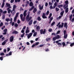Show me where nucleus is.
<instances>
[{
  "instance_id": "f257e3e1",
  "label": "nucleus",
  "mask_w": 74,
  "mask_h": 74,
  "mask_svg": "<svg viewBox=\"0 0 74 74\" xmlns=\"http://www.w3.org/2000/svg\"><path fill=\"white\" fill-rule=\"evenodd\" d=\"M59 38H60V36L59 35H57L56 36L53 37L52 40L53 41H55L56 40L59 39Z\"/></svg>"
},
{
  "instance_id": "f03ea898",
  "label": "nucleus",
  "mask_w": 74,
  "mask_h": 74,
  "mask_svg": "<svg viewBox=\"0 0 74 74\" xmlns=\"http://www.w3.org/2000/svg\"><path fill=\"white\" fill-rule=\"evenodd\" d=\"M40 33L41 34H45V33H46V29H44V31H43V29H41L40 30Z\"/></svg>"
},
{
  "instance_id": "7ed1b4c3",
  "label": "nucleus",
  "mask_w": 74,
  "mask_h": 74,
  "mask_svg": "<svg viewBox=\"0 0 74 74\" xmlns=\"http://www.w3.org/2000/svg\"><path fill=\"white\" fill-rule=\"evenodd\" d=\"M42 17L43 19H47V17L45 16V13H42Z\"/></svg>"
},
{
  "instance_id": "20e7f679",
  "label": "nucleus",
  "mask_w": 74,
  "mask_h": 74,
  "mask_svg": "<svg viewBox=\"0 0 74 74\" xmlns=\"http://www.w3.org/2000/svg\"><path fill=\"white\" fill-rule=\"evenodd\" d=\"M10 42H12L13 41H14V36H12L10 37Z\"/></svg>"
},
{
  "instance_id": "39448f33",
  "label": "nucleus",
  "mask_w": 74,
  "mask_h": 74,
  "mask_svg": "<svg viewBox=\"0 0 74 74\" xmlns=\"http://www.w3.org/2000/svg\"><path fill=\"white\" fill-rule=\"evenodd\" d=\"M64 25V23H62V25H59L58 26V27L59 28H60L61 27V28H62L63 27V25Z\"/></svg>"
},
{
  "instance_id": "423d86ee",
  "label": "nucleus",
  "mask_w": 74,
  "mask_h": 74,
  "mask_svg": "<svg viewBox=\"0 0 74 74\" xmlns=\"http://www.w3.org/2000/svg\"><path fill=\"white\" fill-rule=\"evenodd\" d=\"M19 33L16 30H14L12 32V34H18Z\"/></svg>"
},
{
  "instance_id": "0eeeda50",
  "label": "nucleus",
  "mask_w": 74,
  "mask_h": 74,
  "mask_svg": "<svg viewBox=\"0 0 74 74\" xmlns=\"http://www.w3.org/2000/svg\"><path fill=\"white\" fill-rule=\"evenodd\" d=\"M33 20H31L28 23V25H32V23H33Z\"/></svg>"
},
{
  "instance_id": "6e6552de",
  "label": "nucleus",
  "mask_w": 74,
  "mask_h": 74,
  "mask_svg": "<svg viewBox=\"0 0 74 74\" xmlns=\"http://www.w3.org/2000/svg\"><path fill=\"white\" fill-rule=\"evenodd\" d=\"M56 7V6L55 5H53V7H52V6L51 5L50 7V8L51 9H51H54Z\"/></svg>"
},
{
  "instance_id": "1a4fd4ad",
  "label": "nucleus",
  "mask_w": 74,
  "mask_h": 74,
  "mask_svg": "<svg viewBox=\"0 0 74 74\" xmlns=\"http://www.w3.org/2000/svg\"><path fill=\"white\" fill-rule=\"evenodd\" d=\"M53 20V17H52L49 19V23H51V21Z\"/></svg>"
},
{
  "instance_id": "9d476101",
  "label": "nucleus",
  "mask_w": 74,
  "mask_h": 74,
  "mask_svg": "<svg viewBox=\"0 0 74 74\" xmlns=\"http://www.w3.org/2000/svg\"><path fill=\"white\" fill-rule=\"evenodd\" d=\"M37 9L36 8H34V10H33V12L34 14H35V13H36V12H37Z\"/></svg>"
},
{
  "instance_id": "9b49d317",
  "label": "nucleus",
  "mask_w": 74,
  "mask_h": 74,
  "mask_svg": "<svg viewBox=\"0 0 74 74\" xmlns=\"http://www.w3.org/2000/svg\"><path fill=\"white\" fill-rule=\"evenodd\" d=\"M64 10L60 12V14L61 16L62 17L63 16V14H64Z\"/></svg>"
},
{
  "instance_id": "f8f14e48",
  "label": "nucleus",
  "mask_w": 74,
  "mask_h": 74,
  "mask_svg": "<svg viewBox=\"0 0 74 74\" xmlns=\"http://www.w3.org/2000/svg\"><path fill=\"white\" fill-rule=\"evenodd\" d=\"M67 23H65L64 24V27H66V28H67Z\"/></svg>"
},
{
  "instance_id": "ddd939ff",
  "label": "nucleus",
  "mask_w": 74,
  "mask_h": 74,
  "mask_svg": "<svg viewBox=\"0 0 74 74\" xmlns=\"http://www.w3.org/2000/svg\"><path fill=\"white\" fill-rule=\"evenodd\" d=\"M65 11L66 13H67L69 12V8H67L65 10Z\"/></svg>"
},
{
  "instance_id": "4468645a",
  "label": "nucleus",
  "mask_w": 74,
  "mask_h": 74,
  "mask_svg": "<svg viewBox=\"0 0 74 74\" xmlns=\"http://www.w3.org/2000/svg\"><path fill=\"white\" fill-rule=\"evenodd\" d=\"M29 6L30 7H32L33 5V3H32V2H31L30 3H29Z\"/></svg>"
},
{
  "instance_id": "2eb2a0df",
  "label": "nucleus",
  "mask_w": 74,
  "mask_h": 74,
  "mask_svg": "<svg viewBox=\"0 0 74 74\" xmlns=\"http://www.w3.org/2000/svg\"><path fill=\"white\" fill-rule=\"evenodd\" d=\"M64 38H67V34H64Z\"/></svg>"
},
{
  "instance_id": "dca6fc26",
  "label": "nucleus",
  "mask_w": 74,
  "mask_h": 74,
  "mask_svg": "<svg viewBox=\"0 0 74 74\" xmlns=\"http://www.w3.org/2000/svg\"><path fill=\"white\" fill-rule=\"evenodd\" d=\"M32 17L31 16L30 17L28 18V19L27 21V22H29V21H31V19H32Z\"/></svg>"
},
{
  "instance_id": "f3484780",
  "label": "nucleus",
  "mask_w": 74,
  "mask_h": 74,
  "mask_svg": "<svg viewBox=\"0 0 74 74\" xmlns=\"http://www.w3.org/2000/svg\"><path fill=\"white\" fill-rule=\"evenodd\" d=\"M72 17H73V14H72L69 16L70 20V21L71 20Z\"/></svg>"
},
{
  "instance_id": "a211bd4d",
  "label": "nucleus",
  "mask_w": 74,
  "mask_h": 74,
  "mask_svg": "<svg viewBox=\"0 0 74 74\" xmlns=\"http://www.w3.org/2000/svg\"><path fill=\"white\" fill-rule=\"evenodd\" d=\"M34 6H32L29 10V11H32V10L33 9H34Z\"/></svg>"
},
{
  "instance_id": "6ab92c4d",
  "label": "nucleus",
  "mask_w": 74,
  "mask_h": 74,
  "mask_svg": "<svg viewBox=\"0 0 74 74\" xmlns=\"http://www.w3.org/2000/svg\"><path fill=\"white\" fill-rule=\"evenodd\" d=\"M17 18H18V17H16V16H15V17H14V22H15L16 21V19H17Z\"/></svg>"
},
{
  "instance_id": "aec40b11",
  "label": "nucleus",
  "mask_w": 74,
  "mask_h": 74,
  "mask_svg": "<svg viewBox=\"0 0 74 74\" xmlns=\"http://www.w3.org/2000/svg\"><path fill=\"white\" fill-rule=\"evenodd\" d=\"M36 29L37 30H40V26H38L36 27Z\"/></svg>"
},
{
  "instance_id": "412c9836",
  "label": "nucleus",
  "mask_w": 74,
  "mask_h": 74,
  "mask_svg": "<svg viewBox=\"0 0 74 74\" xmlns=\"http://www.w3.org/2000/svg\"><path fill=\"white\" fill-rule=\"evenodd\" d=\"M37 20H38V21H41V18H40V16H38V17L37 18Z\"/></svg>"
},
{
  "instance_id": "4be33fe9",
  "label": "nucleus",
  "mask_w": 74,
  "mask_h": 74,
  "mask_svg": "<svg viewBox=\"0 0 74 74\" xmlns=\"http://www.w3.org/2000/svg\"><path fill=\"white\" fill-rule=\"evenodd\" d=\"M58 45H59V47H61L62 45V44L58 42Z\"/></svg>"
},
{
  "instance_id": "5701e85b",
  "label": "nucleus",
  "mask_w": 74,
  "mask_h": 74,
  "mask_svg": "<svg viewBox=\"0 0 74 74\" xmlns=\"http://www.w3.org/2000/svg\"><path fill=\"white\" fill-rule=\"evenodd\" d=\"M5 21L7 22H9L10 21V19L9 18H6Z\"/></svg>"
},
{
  "instance_id": "b1692460",
  "label": "nucleus",
  "mask_w": 74,
  "mask_h": 74,
  "mask_svg": "<svg viewBox=\"0 0 74 74\" xmlns=\"http://www.w3.org/2000/svg\"><path fill=\"white\" fill-rule=\"evenodd\" d=\"M6 5H7V7H10V3H6Z\"/></svg>"
},
{
  "instance_id": "393cba45",
  "label": "nucleus",
  "mask_w": 74,
  "mask_h": 74,
  "mask_svg": "<svg viewBox=\"0 0 74 74\" xmlns=\"http://www.w3.org/2000/svg\"><path fill=\"white\" fill-rule=\"evenodd\" d=\"M21 20L23 22H24L25 21V18L23 17L22 18V19H21Z\"/></svg>"
},
{
  "instance_id": "a878e982",
  "label": "nucleus",
  "mask_w": 74,
  "mask_h": 74,
  "mask_svg": "<svg viewBox=\"0 0 74 74\" xmlns=\"http://www.w3.org/2000/svg\"><path fill=\"white\" fill-rule=\"evenodd\" d=\"M65 3L66 5H68L69 4V1L67 0L65 1Z\"/></svg>"
},
{
  "instance_id": "bb28decb",
  "label": "nucleus",
  "mask_w": 74,
  "mask_h": 74,
  "mask_svg": "<svg viewBox=\"0 0 74 74\" xmlns=\"http://www.w3.org/2000/svg\"><path fill=\"white\" fill-rule=\"evenodd\" d=\"M5 14H4L2 16V19H5Z\"/></svg>"
},
{
  "instance_id": "cd10ccee",
  "label": "nucleus",
  "mask_w": 74,
  "mask_h": 74,
  "mask_svg": "<svg viewBox=\"0 0 74 74\" xmlns=\"http://www.w3.org/2000/svg\"><path fill=\"white\" fill-rule=\"evenodd\" d=\"M74 46V42L71 43L70 45V47H72L73 46Z\"/></svg>"
},
{
  "instance_id": "c85d7f7f",
  "label": "nucleus",
  "mask_w": 74,
  "mask_h": 74,
  "mask_svg": "<svg viewBox=\"0 0 74 74\" xmlns=\"http://www.w3.org/2000/svg\"><path fill=\"white\" fill-rule=\"evenodd\" d=\"M58 8H60L61 7H63V5H58Z\"/></svg>"
},
{
  "instance_id": "c756f323",
  "label": "nucleus",
  "mask_w": 74,
  "mask_h": 74,
  "mask_svg": "<svg viewBox=\"0 0 74 74\" xmlns=\"http://www.w3.org/2000/svg\"><path fill=\"white\" fill-rule=\"evenodd\" d=\"M50 40H51L50 38H47L46 39V41H49Z\"/></svg>"
},
{
  "instance_id": "7c9ffc66",
  "label": "nucleus",
  "mask_w": 74,
  "mask_h": 74,
  "mask_svg": "<svg viewBox=\"0 0 74 74\" xmlns=\"http://www.w3.org/2000/svg\"><path fill=\"white\" fill-rule=\"evenodd\" d=\"M18 25L17 24V23H15L14 25V27H18Z\"/></svg>"
},
{
  "instance_id": "2f4dec72",
  "label": "nucleus",
  "mask_w": 74,
  "mask_h": 74,
  "mask_svg": "<svg viewBox=\"0 0 74 74\" xmlns=\"http://www.w3.org/2000/svg\"><path fill=\"white\" fill-rule=\"evenodd\" d=\"M37 36V32H35L34 33L33 36L34 37H35V36Z\"/></svg>"
},
{
  "instance_id": "473e14b6",
  "label": "nucleus",
  "mask_w": 74,
  "mask_h": 74,
  "mask_svg": "<svg viewBox=\"0 0 74 74\" xmlns=\"http://www.w3.org/2000/svg\"><path fill=\"white\" fill-rule=\"evenodd\" d=\"M55 22L53 21V22L51 23V26H53V25H55Z\"/></svg>"
},
{
  "instance_id": "72a5a7b5",
  "label": "nucleus",
  "mask_w": 74,
  "mask_h": 74,
  "mask_svg": "<svg viewBox=\"0 0 74 74\" xmlns=\"http://www.w3.org/2000/svg\"><path fill=\"white\" fill-rule=\"evenodd\" d=\"M4 5H5V3H3L1 6V7L2 8H3V7H4Z\"/></svg>"
},
{
  "instance_id": "f704fd0d",
  "label": "nucleus",
  "mask_w": 74,
  "mask_h": 74,
  "mask_svg": "<svg viewBox=\"0 0 74 74\" xmlns=\"http://www.w3.org/2000/svg\"><path fill=\"white\" fill-rule=\"evenodd\" d=\"M62 45L63 46V47H64L65 45L66 46V43H65V42H62Z\"/></svg>"
},
{
  "instance_id": "c9c22d12",
  "label": "nucleus",
  "mask_w": 74,
  "mask_h": 74,
  "mask_svg": "<svg viewBox=\"0 0 74 74\" xmlns=\"http://www.w3.org/2000/svg\"><path fill=\"white\" fill-rule=\"evenodd\" d=\"M24 36H25V33H23L21 35V37L22 38L24 37Z\"/></svg>"
},
{
  "instance_id": "e433bc0d",
  "label": "nucleus",
  "mask_w": 74,
  "mask_h": 74,
  "mask_svg": "<svg viewBox=\"0 0 74 74\" xmlns=\"http://www.w3.org/2000/svg\"><path fill=\"white\" fill-rule=\"evenodd\" d=\"M49 10H48L46 12L47 15H49Z\"/></svg>"
},
{
  "instance_id": "4c0bfd02",
  "label": "nucleus",
  "mask_w": 74,
  "mask_h": 74,
  "mask_svg": "<svg viewBox=\"0 0 74 74\" xmlns=\"http://www.w3.org/2000/svg\"><path fill=\"white\" fill-rule=\"evenodd\" d=\"M30 32V30H26L25 31V33L27 34V33H29Z\"/></svg>"
},
{
  "instance_id": "58836bf2",
  "label": "nucleus",
  "mask_w": 74,
  "mask_h": 74,
  "mask_svg": "<svg viewBox=\"0 0 74 74\" xmlns=\"http://www.w3.org/2000/svg\"><path fill=\"white\" fill-rule=\"evenodd\" d=\"M52 14L51 13H50L49 15V16L48 17V18H51V17L52 16Z\"/></svg>"
},
{
  "instance_id": "ea45409f",
  "label": "nucleus",
  "mask_w": 74,
  "mask_h": 74,
  "mask_svg": "<svg viewBox=\"0 0 74 74\" xmlns=\"http://www.w3.org/2000/svg\"><path fill=\"white\" fill-rule=\"evenodd\" d=\"M5 44H6V43L4 41L2 43V45H4Z\"/></svg>"
},
{
  "instance_id": "a19ab883",
  "label": "nucleus",
  "mask_w": 74,
  "mask_h": 74,
  "mask_svg": "<svg viewBox=\"0 0 74 74\" xmlns=\"http://www.w3.org/2000/svg\"><path fill=\"white\" fill-rule=\"evenodd\" d=\"M66 33L67 32L66 31V30H64V34H67Z\"/></svg>"
},
{
  "instance_id": "79ce46f5",
  "label": "nucleus",
  "mask_w": 74,
  "mask_h": 74,
  "mask_svg": "<svg viewBox=\"0 0 74 74\" xmlns=\"http://www.w3.org/2000/svg\"><path fill=\"white\" fill-rule=\"evenodd\" d=\"M48 31L49 32H51L52 31V29L51 28L49 29H48Z\"/></svg>"
},
{
  "instance_id": "37998d69",
  "label": "nucleus",
  "mask_w": 74,
  "mask_h": 74,
  "mask_svg": "<svg viewBox=\"0 0 74 74\" xmlns=\"http://www.w3.org/2000/svg\"><path fill=\"white\" fill-rule=\"evenodd\" d=\"M20 1H21V0H15V3H17V2H19Z\"/></svg>"
},
{
  "instance_id": "c03bdc74",
  "label": "nucleus",
  "mask_w": 74,
  "mask_h": 74,
  "mask_svg": "<svg viewBox=\"0 0 74 74\" xmlns=\"http://www.w3.org/2000/svg\"><path fill=\"white\" fill-rule=\"evenodd\" d=\"M3 26V22H1L0 23V27H1V26Z\"/></svg>"
},
{
  "instance_id": "a18cd8bd",
  "label": "nucleus",
  "mask_w": 74,
  "mask_h": 74,
  "mask_svg": "<svg viewBox=\"0 0 74 74\" xmlns=\"http://www.w3.org/2000/svg\"><path fill=\"white\" fill-rule=\"evenodd\" d=\"M60 31L58 30V31L56 33V34H59L60 33Z\"/></svg>"
},
{
  "instance_id": "49530a36",
  "label": "nucleus",
  "mask_w": 74,
  "mask_h": 74,
  "mask_svg": "<svg viewBox=\"0 0 74 74\" xmlns=\"http://www.w3.org/2000/svg\"><path fill=\"white\" fill-rule=\"evenodd\" d=\"M54 5H55L56 7L58 5V3L56 2H55L54 4Z\"/></svg>"
},
{
  "instance_id": "de8ad7c7",
  "label": "nucleus",
  "mask_w": 74,
  "mask_h": 74,
  "mask_svg": "<svg viewBox=\"0 0 74 74\" xmlns=\"http://www.w3.org/2000/svg\"><path fill=\"white\" fill-rule=\"evenodd\" d=\"M15 11H14L12 13V16H14V15H15Z\"/></svg>"
},
{
  "instance_id": "09e8293b",
  "label": "nucleus",
  "mask_w": 74,
  "mask_h": 74,
  "mask_svg": "<svg viewBox=\"0 0 74 74\" xmlns=\"http://www.w3.org/2000/svg\"><path fill=\"white\" fill-rule=\"evenodd\" d=\"M56 11L57 12L59 10V8H56Z\"/></svg>"
},
{
  "instance_id": "8fccbe9b",
  "label": "nucleus",
  "mask_w": 74,
  "mask_h": 74,
  "mask_svg": "<svg viewBox=\"0 0 74 74\" xmlns=\"http://www.w3.org/2000/svg\"><path fill=\"white\" fill-rule=\"evenodd\" d=\"M20 16L21 19H22V18H23V14H20Z\"/></svg>"
},
{
  "instance_id": "3c124183",
  "label": "nucleus",
  "mask_w": 74,
  "mask_h": 74,
  "mask_svg": "<svg viewBox=\"0 0 74 74\" xmlns=\"http://www.w3.org/2000/svg\"><path fill=\"white\" fill-rule=\"evenodd\" d=\"M3 32H7V29H4L3 30Z\"/></svg>"
},
{
  "instance_id": "603ef678",
  "label": "nucleus",
  "mask_w": 74,
  "mask_h": 74,
  "mask_svg": "<svg viewBox=\"0 0 74 74\" xmlns=\"http://www.w3.org/2000/svg\"><path fill=\"white\" fill-rule=\"evenodd\" d=\"M66 5H64L63 6V8H64V10L66 9Z\"/></svg>"
},
{
  "instance_id": "864d4df0",
  "label": "nucleus",
  "mask_w": 74,
  "mask_h": 74,
  "mask_svg": "<svg viewBox=\"0 0 74 74\" xmlns=\"http://www.w3.org/2000/svg\"><path fill=\"white\" fill-rule=\"evenodd\" d=\"M62 18V16H59V17H58L57 18V19H60V18Z\"/></svg>"
},
{
  "instance_id": "5fc2aeb1",
  "label": "nucleus",
  "mask_w": 74,
  "mask_h": 74,
  "mask_svg": "<svg viewBox=\"0 0 74 74\" xmlns=\"http://www.w3.org/2000/svg\"><path fill=\"white\" fill-rule=\"evenodd\" d=\"M3 57H0V60H3Z\"/></svg>"
},
{
  "instance_id": "6e6d98bb",
  "label": "nucleus",
  "mask_w": 74,
  "mask_h": 74,
  "mask_svg": "<svg viewBox=\"0 0 74 74\" xmlns=\"http://www.w3.org/2000/svg\"><path fill=\"white\" fill-rule=\"evenodd\" d=\"M51 35H52V36L54 35L55 36H56V34L55 33H53Z\"/></svg>"
},
{
  "instance_id": "4d7b16f0",
  "label": "nucleus",
  "mask_w": 74,
  "mask_h": 74,
  "mask_svg": "<svg viewBox=\"0 0 74 74\" xmlns=\"http://www.w3.org/2000/svg\"><path fill=\"white\" fill-rule=\"evenodd\" d=\"M28 35L31 37L32 36V35H33V33H30Z\"/></svg>"
},
{
  "instance_id": "13d9d810",
  "label": "nucleus",
  "mask_w": 74,
  "mask_h": 74,
  "mask_svg": "<svg viewBox=\"0 0 74 74\" xmlns=\"http://www.w3.org/2000/svg\"><path fill=\"white\" fill-rule=\"evenodd\" d=\"M0 55H1V56H3V55H4V53H1L0 54Z\"/></svg>"
},
{
  "instance_id": "bf43d9fd",
  "label": "nucleus",
  "mask_w": 74,
  "mask_h": 74,
  "mask_svg": "<svg viewBox=\"0 0 74 74\" xmlns=\"http://www.w3.org/2000/svg\"><path fill=\"white\" fill-rule=\"evenodd\" d=\"M18 15H19V12L17 13L16 14V15L15 16H16L17 17H18Z\"/></svg>"
},
{
  "instance_id": "052dcab7",
  "label": "nucleus",
  "mask_w": 74,
  "mask_h": 74,
  "mask_svg": "<svg viewBox=\"0 0 74 74\" xmlns=\"http://www.w3.org/2000/svg\"><path fill=\"white\" fill-rule=\"evenodd\" d=\"M49 5H52V3L51 2H49Z\"/></svg>"
},
{
  "instance_id": "680f3d73",
  "label": "nucleus",
  "mask_w": 74,
  "mask_h": 74,
  "mask_svg": "<svg viewBox=\"0 0 74 74\" xmlns=\"http://www.w3.org/2000/svg\"><path fill=\"white\" fill-rule=\"evenodd\" d=\"M39 44V42H36V43L35 44V45L36 46V45H38Z\"/></svg>"
},
{
  "instance_id": "e2e57ef3",
  "label": "nucleus",
  "mask_w": 74,
  "mask_h": 74,
  "mask_svg": "<svg viewBox=\"0 0 74 74\" xmlns=\"http://www.w3.org/2000/svg\"><path fill=\"white\" fill-rule=\"evenodd\" d=\"M42 9H43V5L40 8V10H42Z\"/></svg>"
},
{
  "instance_id": "0e129e2a",
  "label": "nucleus",
  "mask_w": 74,
  "mask_h": 74,
  "mask_svg": "<svg viewBox=\"0 0 74 74\" xmlns=\"http://www.w3.org/2000/svg\"><path fill=\"white\" fill-rule=\"evenodd\" d=\"M8 14H10V12H11V9H9L8 10Z\"/></svg>"
},
{
  "instance_id": "69168bd1",
  "label": "nucleus",
  "mask_w": 74,
  "mask_h": 74,
  "mask_svg": "<svg viewBox=\"0 0 74 74\" xmlns=\"http://www.w3.org/2000/svg\"><path fill=\"white\" fill-rule=\"evenodd\" d=\"M15 25V23L14 22H13L12 23V26H14Z\"/></svg>"
},
{
  "instance_id": "338daca9",
  "label": "nucleus",
  "mask_w": 74,
  "mask_h": 74,
  "mask_svg": "<svg viewBox=\"0 0 74 74\" xmlns=\"http://www.w3.org/2000/svg\"><path fill=\"white\" fill-rule=\"evenodd\" d=\"M0 12L1 13H2L3 12V11L2 10V9H0Z\"/></svg>"
},
{
  "instance_id": "774afa93",
  "label": "nucleus",
  "mask_w": 74,
  "mask_h": 74,
  "mask_svg": "<svg viewBox=\"0 0 74 74\" xmlns=\"http://www.w3.org/2000/svg\"><path fill=\"white\" fill-rule=\"evenodd\" d=\"M7 13V11L6 10H5L3 12V14H6Z\"/></svg>"
}]
</instances>
